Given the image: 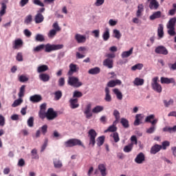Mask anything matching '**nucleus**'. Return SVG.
Wrapping results in <instances>:
<instances>
[{
    "label": "nucleus",
    "instance_id": "nucleus-9",
    "mask_svg": "<svg viewBox=\"0 0 176 176\" xmlns=\"http://www.w3.org/2000/svg\"><path fill=\"white\" fill-rule=\"evenodd\" d=\"M74 39L77 43H85L86 42L87 38L86 35L76 33L74 36Z\"/></svg>",
    "mask_w": 176,
    "mask_h": 176
},
{
    "label": "nucleus",
    "instance_id": "nucleus-6",
    "mask_svg": "<svg viewBox=\"0 0 176 176\" xmlns=\"http://www.w3.org/2000/svg\"><path fill=\"white\" fill-rule=\"evenodd\" d=\"M97 137V132L94 129H90L88 131V138H89V145L94 146L96 145V138Z\"/></svg>",
    "mask_w": 176,
    "mask_h": 176
},
{
    "label": "nucleus",
    "instance_id": "nucleus-33",
    "mask_svg": "<svg viewBox=\"0 0 176 176\" xmlns=\"http://www.w3.org/2000/svg\"><path fill=\"white\" fill-rule=\"evenodd\" d=\"M117 124L118 123L115 124V122H113V124L109 126V128L106 131H104V133H108V131H109L110 133H115V131L118 130V128L116 127Z\"/></svg>",
    "mask_w": 176,
    "mask_h": 176
},
{
    "label": "nucleus",
    "instance_id": "nucleus-53",
    "mask_svg": "<svg viewBox=\"0 0 176 176\" xmlns=\"http://www.w3.org/2000/svg\"><path fill=\"white\" fill-rule=\"evenodd\" d=\"M35 41L36 42H43L45 41V36L41 34H38L35 36Z\"/></svg>",
    "mask_w": 176,
    "mask_h": 176
},
{
    "label": "nucleus",
    "instance_id": "nucleus-8",
    "mask_svg": "<svg viewBox=\"0 0 176 176\" xmlns=\"http://www.w3.org/2000/svg\"><path fill=\"white\" fill-rule=\"evenodd\" d=\"M155 52L157 54H163L164 56H167V54H168V50H167V48L163 45L157 47Z\"/></svg>",
    "mask_w": 176,
    "mask_h": 176
},
{
    "label": "nucleus",
    "instance_id": "nucleus-15",
    "mask_svg": "<svg viewBox=\"0 0 176 176\" xmlns=\"http://www.w3.org/2000/svg\"><path fill=\"white\" fill-rule=\"evenodd\" d=\"M135 162L138 164H142L145 162V155L143 153H140L135 158Z\"/></svg>",
    "mask_w": 176,
    "mask_h": 176
},
{
    "label": "nucleus",
    "instance_id": "nucleus-5",
    "mask_svg": "<svg viewBox=\"0 0 176 176\" xmlns=\"http://www.w3.org/2000/svg\"><path fill=\"white\" fill-rule=\"evenodd\" d=\"M159 77H154L152 79L151 87L154 91L157 93H162V85L159 84Z\"/></svg>",
    "mask_w": 176,
    "mask_h": 176
},
{
    "label": "nucleus",
    "instance_id": "nucleus-62",
    "mask_svg": "<svg viewBox=\"0 0 176 176\" xmlns=\"http://www.w3.org/2000/svg\"><path fill=\"white\" fill-rule=\"evenodd\" d=\"M19 80L22 82V83H24V82H28L29 78L25 75H21L19 76Z\"/></svg>",
    "mask_w": 176,
    "mask_h": 176
},
{
    "label": "nucleus",
    "instance_id": "nucleus-28",
    "mask_svg": "<svg viewBox=\"0 0 176 176\" xmlns=\"http://www.w3.org/2000/svg\"><path fill=\"white\" fill-rule=\"evenodd\" d=\"M157 35L160 39H162L164 36V26L163 24H160L157 28Z\"/></svg>",
    "mask_w": 176,
    "mask_h": 176
},
{
    "label": "nucleus",
    "instance_id": "nucleus-20",
    "mask_svg": "<svg viewBox=\"0 0 176 176\" xmlns=\"http://www.w3.org/2000/svg\"><path fill=\"white\" fill-rule=\"evenodd\" d=\"M43 20H45L43 15L39 12H37L34 17V21L36 24H40V23H43Z\"/></svg>",
    "mask_w": 176,
    "mask_h": 176
},
{
    "label": "nucleus",
    "instance_id": "nucleus-48",
    "mask_svg": "<svg viewBox=\"0 0 176 176\" xmlns=\"http://www.w3.org/2000/svg\"><path fill=\"white\" fill-rule=\"evenodd\" d=\"M142 68H144V65L142 63H138L131 67V70L137 71V69H139V71H140Z\"/></svg>",
    "mask_w": 176,
    "mask_h": 176
},
{
    "label": "nucleus",
    "instance_id": "nucleus-39",
    "mask_svg": "<svg viewBox=\"0 0 176 176\" xmlns=\"http://www.w3.org/2000/svg\"><path fill=\"white\" fill-rule=\"evenodd\" d=\"M110 36H111V34H109V29L106 28L104 32L102 34L103 41H108V39H109Z\"/></svg>",
    "mask_w": 176,
    "mask_h": 176
},
{
    "label": "nucleus",
    "instance_id": "nucleus-12",
    "mask_svg": "<svg viewBox=\"0 0 176 176\" xmlns=\"http://www.w3.org/2000/svg\"><path fill=\"white\" fill-rule=\"evenodd\" d=\"M23 40L21 38L15 39L12 43V47L15 50H19L20 47H23Z\"/></svg>",
    "mask_w": 176,
    "mask_h": 176
},
{
    "label": "nucleus",
    "instance_id": "nucleus-4",
    "mask_svg": "<svg viewBox=\"0 0 176 176\" xmlns=\"http://www.w3.org/2000/svg\"><path fill=\"white\" fill-rule=\"evenodd\" d=\"M63 47H64V45L63 44H46L45 45V52H46V53H50V52H53L54 50H60V49H63Z\"/></svg>",
    "mask_w": 176,
    "mask_h": 176
},
{
    "label": "nucleus",
    "instance_id": "nucleus-18",
    "mask_svg": "<svg viewBox=\"0 0 176 176\" xmlns=\"http://www.w3.org/2000/svg\"><path fill=\"white\" fill-rule=\"evenodd\" d=\"M104 93H105L104 100L107 102H111V101H112V96H111V91L109 90V88L106 87L104 89Z\"/></svg>",
    "mask_w": 176,
    "mask_h": 176
},
{
    "label": "nucleus",
    "instance_id": "nucleus-17",
    "mask_svg": "<svg viewBox=\"0 0 176 176\" xmlns=\"http://www.w3.org/2000/svg\"><path fill=\"white\" fill-rule=\"evenodd\" d=\"M104 67H107L109 69L113 68V59L106 58L103 60Z\"/></svg>",
    "mask_w": 176,
    "mask_h": 176
},
{
    "label": "nucleus",
    "instance_id": "nucleus-36",
    "mask_svg": "<svg viewBox=\"0 0 176 176\" xmlns=\"http://www.w3.org/2000/svg\"><path fill=\"white\" fill-rule=\"evenodd\" d=\"M142 12H144V5L139 4L138 6V10L136 12V16L141 17L142 16Z\"/></svg>",
    "mask_w": 176,
    "mask_h": 176
},
{
    "label": "nucleus",
    "instance_id": "nucleus-38",
    "mask_svg": "<svg viewBox=\"0 0 176 176\" xmlns=\"http://www.w3.org/2000/svg\"><path fill=\"white\" fill-rule=\"evenodd\" d=\"M113 115L116 118V120L114 121V124H116V123H119V120H120V113L119 112V111L115 109L113 111Z\"/></svg>",
    "mask_w": 176,
    "mask_h": 176
},
{
    "label": "nucleus",
    "instance_id": "nucleus-24",
    "mask_svg": "<svg viewBox=\"0 0 176 176\" xmlns=\"http://www.w3.org/2000/svg\"><path fill=\"white\" fill-rule=\"evenodd\" d=\"M117 85H122V80H110L108 83H107V87H115V86H117Z\"/></svg>",
    "mask_w": 176,
    "mask_h": 176
},
{
    "label": "nucleus",
    "instance_id": "nucleus-26",
    "mask_svg": "<svg viewBox=\"0 0 176 176\" xmlns=\"http://www.w3.org/2000/svg\"><path fill=\"white\" fill-rule=\"evenodd\" d=\"M142 119H144L142 114H136L135 120L133 122L134 126H140L142 123L141 120H142Z\"/></svg>",
    "mask_w": 176,
    "mask_h": 176
},
{
    "label": "nucleus",
    "instance_id": "nucleus-43",
    "mask_svg": "<svg viewBox=\"0 0 176 176\" xmlns=\"http://www.w3.org/2000/svg\"><path fill=\"white\" fill-rule=\"evenodd\" d=\"M120 123L124 129H129V127H130V124H129V120L124 118H121Z\"/></svg>",
    "mask_w": 176,
    "mask_h": 176
},
{
    "label": "nucleus",
    "instance_id": "nucleus-63",
    "mask_svg": "<svg viewBox=\"0 0 176 176\" xmlns=\"http://www.w3.org/2000/svg\"><path fill=\"white\" fill-rule=\"evenodd\" d=\"M28 126L29 127H34V117H30L28 120Z\"/></svg>",
    "mask_w": 176,
    "mask_h": 176
},
{
    "label": "nucleus",
    "instance_id": "nucleus-52",
    "mask_svg": "<svg viewBox=\"0 0 176 176\" xmlns=\"http://www.w3.org/2000/svg\"><path fill=\"white\" fill-rule=\"evenodd\" d=\"M45 49V45L41 44L33 49V52L38 53V52H42Z\"/></svg>",
    "mask_w": 176,
    "mask_h": 176
},
{
    "label": "nucleus",
    "instance_id": "nucleus-35",
    "mask_svg": "<svg viewBox=\"0 0 176 176\" xmlns=\"http://www.w3.org/2000/svg\"><path fill=\"white\" fill-rule=\"evenodd\" d=\"M113 92L114 93V94H116L118 100H123V94H122V92L120 91V90H119V89H113Z\"/></svg>",
    "mask_w": 176,
    "mask_h": 176
},
{
    "label": "nucleus",
    "instance_id": "nucleus-37",
    "mask_svg": "<svg viewBox=\"0 0 176 176\" xmlns=\"http://www.w3.org/2000/svg\"><path fill=\"white\" fill-rule=\"evenodd\" d=\"M144 80L143 78H140L137 77L133 80V85L135 86H142V85H144Z\"/></svg>",
    "mask_w": 176,
    "mask_h": 176
},
{
    "label": "nucleus",
    "instance_id": "nucleus-51",
    "mask_svg": "<svg viewBox=\"0 0 176 176\" xmlns=\"http://www.w3.org/2000/svg\"><path fill=\"white\" fill-rule=\"evenodd\" d=\"M155 116L153 114H151L150 116L146 117L145 122L146 123H151L152 124V122L155 120Z\"/></svg>",
    "mask_w": 176,
    "mask_h": 176
},
{
    "label": "nucleus",
    "instance_id": "nucleus-47",
    "mask_svg": "<svg viewBox=\"0 0 176 176\" xmlns=\"http://www.w3.org/2000/svg\"><path fill=\"white\" fill-rule=\"evenodd\" d=\"M23 102V99L21 98H19V99H16L14 101L13 104H12V108H16V107H19V105H21V103Z\"/></svg>",
    "mask_w": 176,
    "mask_h": 176
},
{
    "label": "nucleus",
    "instance_id": "nucleus-25",
    "mask_svg": "<svg viewBox=\"0 0 176 176\" xmlns=\"http://www.w3.org/2000/svg\"><path fill=\"white\" fill-rule=\"evenodd\" d=\"M161 149H162V145L155 144L151 147V153L152 155H156L157 152H160Z\"/></svg>",
    "mask_w": 176,
    "mask_h": 176
},
{
    "label": "nucleus",
    "instance_id": "nucleus-44",
    "mask_svg": "<svg viewBox=\"0 0 176 176\" xmlns=\"http://www.w3.org/2000/svg\"><path fill=\"white\" fill-rule=\"evenodd\" d=\"M31 155L32 159H34L36 160H38V159H39V155H38V150H36V148H33L31 151Z\"/></svg>",
    "mask_w": 176,
    "mask_h": 176
},
{
    "label": "nucleus",
    "instance_id": "nucleus-14",
    "mask_svg": "<svg viewBox=\"0 0 176 176\" xmlns=\"http://www.w3.org/2000/svg\"><path fill=\"white\" fill-rule=\"evenodd\" d=\"M84 113L87 118V119H90L93 116V111H91V104H87L85 109L84 111Z\"/></svg>",
    "mask_w": 176,
    "mask_h": 176
},
{
    "label": "nucleus",
    "instance_id": "nucleus-64",
    "mask_svg": "<svg viewBox=\"0 0 176 176\" xmlns=\"http://www.w3.org/2000/svg\"><path fill=\"white\" fill-rule=\"evenodd\" d=\"M168 67L170 71H175L176 70V61L174 63H169L168 64Z\"/></svg>",
    "mask_w": 176,
    "mask_h": 176
},
{
    "label": "nucleus",
    "instance_id": "nucleus-27",
    "mask_svg": "<svg viewBox=\"0 0 176 176\" xmlns=\"http://www.w3.org/2000/svg\"><path fill=\"white\" fill-rule=\"evenodd\" d=\"M30 101L31 102H40L42 101V96L41 95H34L30 97Z\"/></svg>",
    "mask_w": 176,
    "mask_h": 176
},
{
    "label": "nucleus",
    "instance_id": "nucleus-1",
    "mask_svg": "<svg viewBox=\"0 0 176 176\" xmlns=\"http://www.w3.org/2000/svg\"><path fill=\"white\" fill-rule=\"evenodd\" d=\"M176 18H171L166 24L167 32L170 36H175Z\"/></svg>",
    "mask_w": 176,
    "mask_h": 176
},
{
    "label": "nucleus",
    "instance_id": "nucleus-29",
    "mask_svg": "<svg viewBox=\"0 0 176 176\" xmlns=\"http://www.w3.org/2000/svg\"><path fill=\"white\" fill-rule=\"evenodd\" d=\"M163 131L165 133H170V134H173V133H176V125L171 126H165L163 128Z\"/></svg>",
    "mask_w": 176,
    "mask_h": 176
},
{
    "label": "nucleus",
    "instance_id": "nucleus-58",
    "mask_svg": "<svg viewBox=\"0 0 176 176\" xmlns=\"http://www.w3.org/2000/svg\"><path fill=\"white\" fill-rule=\"evenodd\" d=\"M40 131H41L43 135H45L47 133V125L44 124L41 128H39Z\"/></svg>",
    "mask_w": 176,
    "mask_h": 176
},
{
    "label": "nucleus",
    "instance_id": "nucleus-13",
    "mask_svg": "<svg viewBox=\"0 0 176 176\" xmlns=\"http://www.w3.org/2000/svg\"><path fill=\"white\" fill-rule=\"evenodd\" d=\"M69 70L67 73L69 76H72L75 72H78L79 71V67L78 65H75L74 63H71L69 66Z\"/></svg>",
    "mask_w": 176,
    "mask_h": 176
},
{
    "label": "nucleus",
    "instance_id": "nucleus-50",
    "mask_svg": "<svg viewBox=\"0 0 176 176\" xmlns=\"http://www.w3.org/2000/svg\"><path fill=\"white\" fill-rule=\"evenodd\" d=\"M113 34L114 35V38H116V39L122 38V34L120 33V31L118 30V29H114L113 30Z\"/></svg>",
    "mask_w": 176,
    "mask_h": 176
},
{
    "label": "nucleus",
    "instance_id": "nucleus-59",
    "mask_svg": "<svg viewBox=\"0 0 176 176\" xmlns=\"http://www.w3.org/2000/svg\"><path fill=\"white\" fill-rule=\"evenodd\" d=\"M111 137H113L114 140V142H119L120 138H119V133L118 132H115L113 134L111 135Z\"/></svg>",
    "mask_w": 176,
    "mask_h": 176
},
{
    "label": "nucleus",
    "instance_id": "nucleus-22",
    "mask_svg": "<svg viewBox=\"0 0 176 176\" xmlns=\"http://www.w3.org/2000/svg\"><path fill=\"white\" fill-rule=\"evenodd\" d=\"M69 102H70V108H72V109H76V108H79V103H78L77 98L70 99Z\"/></svg>",
    "mask_w": 176,
    "mask_h": 176
},
{
    "label": "nucleus",
    "instance_id": "nucleus-49",
    "mask_svg": "<svg viewBox=\"0 0 176 176\" xmlns=\"http://www.w3.org/2000/svg\"><path fill=\"white\" fill-rule=\"evenodd\" d=\"M24 23L26 24V25H30V24L32 23V15L29 14L26 16Z\"/></svg>",
    "mask_w": 176,
    "mask_h": 176
},
{
    "label": "nucleus",
    "instance_id": "nucleus-11",
    "mask_svg": "<svg viewBox=\"0 0 176 176\" xmlns=\"http://www.w3.org/2000/svg\"><path fill=\"white\" fill-rule=\"evenodd\" d=\"M149 2L148 8H150L151 10H157L159 9V2L157 0H148Z\"/></svg>",
    "mask_w": 176,
    "mask_h": 176
},
{
    "label": "nucleus",
    "instance_id": "nucleus-23",
    "mask_svg": "<svg viewBox=\"0 0 176 176\" xmlns=\"http://www.w3.org/2000/svg\"><path fill=\"white\" fill-rule=\"evenodd\" d=\"M53 164L54 168H63V162L58 158H54L53 160Z\"/></svg>",
    "mask_w": 176,
    "mask_h": 176
},
{
    "label": "nucleus",
    "instance_id": "nucleus-41",
    "mask_svg": "<svg viewBox=\"0 0 176 176\" xmlns=\"http://www.w3.org/2000/svg\"><path fill=\"white\" fill-rule=\"evenodd\" d=\"M8 8V6L6 3H1V7L0 10V17H2L6 13V9Z\"/></svg>",
    "mask_w": 176,
    "mask_h": 176
},
{
    "label": "nucleus",
    "instance_id": "nucleus-56",
    "mask_svg": "<svg viewBox=\"0 0 176 176\" xmlns=\"http://www.w3.org/2000/svg\"><path fill=\"white\" fill-rule=\"evenodd\" d=\"M47 115V112H46V110H41L38 113V116L41 118V119H45Z\"/></svg>",
    "mask_w": 176,
    "mask_h": 176
},
{
    "label": "nucleus",
    "instance_id": "nucleus-2",
    "mask_svg": "<svg viewBox=\"0 0 176 176\" xmlns=\"http://www.w3.org/2000/svg\"><path fill=\"white\" fill-rule=\"evenodd\" d=\"M67 83L69 86L76 88L80 87V86H82L83 85V83L79 80V78L75 76L69 77Z\"/></svg>",
    "mask_w": 176,
    "mask_h": 176
},
{
    "label": "nucleus",
    "instance_id": "nucleus-19",
    "mask_svg": "<svg viewBox=\"0 0 176 176\" xmlns=\"http://www.w3.org/2000/svg\"><path fill=\"white\" fill-rule=\"evenodd\" d=\"M38 78L42 82H49L50 80V76L46 73L40 74Z\"/></svg>",
    "mask_w": 176,
    "mask_h": 176
},
{
    "label": "nucleus",
    "instance_id": "nucleus-45",
    "mask_svg": "<svg viewBox=\"0 0 176 176\" xmlns=\"http://www.w3.org/2000/svg\"><path fill=\"white\" fill-rule=\"evenodd\" d=\"M105 141V136H100L97 138L96 142L98 146H101L104 144V142Z\"/></svg>",
    "mask_w": 176,
    "mask_h": 176
},
{
    "label": "nucleus",
    "instance_id": "nucleus-16",
    "mask_svg": "<svg viewBox=\"0 0 176 176\" xmlns=\"http://www.w3.org/2000/svg\"><path fill=\"white\" fill-rule=\"evenodd\" d=\"M98 168L102 176H107L108 175V172L107 171V166L105 164H100Z\"/></svg>",
    "mask_w": 176,
    "mask_h": 176
},
{
    "label": "nucleus",
    "instance_id": "nucleus-46",
    "mask_svg": "<svg viewBox=\"0 0 176 176\" xmlns=\"http://www.w3.org/2000/svg\"><path fill=\"white\" fill-rule=\"evenodd\" d=\"M57 32L56 30L52 29L49 31V32L47 33V36L48 38H50V39H53V38H54V36H56V35H57Z\"/></svg>",
    "mask_w": 176,
    "mask_h": 176
},
{
    "label": "nucleus",
    "instance_id": "nucleus-57",
    "mask_svg": "<svg viewBox=\"0 0 176 176\" xmlns=\"http://www.w3.org/2000/svg\"><path fill=\"white\" fill-rule=\"evenodd\" d=\"M54 96H55V100L56 101H58V100H60V98L63 97V92H61V91H56L54 93Z\"/></svg>",
    "mask_w": 176,
    "mask_h": 176
},
{
    "label": "nucleus",
    "instance_id": "nucleus-21",
    "mask_svg": "<svg viewBox=\"0 0 176 176\" xmlns=\"http://www.w3.org/2000/svg\"><path fill=\"white\" fill-rule=\"evenodd\" d=\"M49 70V67L46 65H40L37 67L36 72L38 74H42Z\"/></svg>",
    "mask_w": 176,
    "mask_h": 176
},
{
    "label": "nucleus",
    "instance_id": "nucleus-61",
    "mask_svg": "<svg viewBox=\"0 0 176 176\" xmlns=\"http://www.w3.org/2000/svg\"><path fill=\"white\" fill-rule=\"evenodd\" d=\"M118 24V19H109V25L110 27H115Z\"/></svg>",
    "mask_w": 176,
    "mask_h": 176
},
{
    "label": "nucleus",
    "instance_id": "nucleus-42",
    "mask_svg": "<svg viewBox=\"0 0 176 176\" xmlns=\"http://www.w3.org/2000/svg\"><path fill=\"white\" fill-rule=\"evenodd\" d=\"M133 143H130L129 144L124 147L123 151L124 152H125V153H129V152H131V151H133Z\"/></svg>",
    "mask_w": 176,
    "mask_h": 176
},
{
    "label": "nucleus",
    "instance_id": "nucleus-34",
    "mask_svg": "<svg viewBox=\"0 0 176 176\" xmlns=\"http://www.w3.org/2000/svg\"><path fill=\"white\" fill-rule=\"evenodd\" d=\"M133 48L131 47L129 51L123 52L121 54V57L122 58H127V57H130V56L133 54Z\"/></svg>",
    "mask_w": 176,
    "mask_h": 176
},
{
    "label": "nucleus",
    "instance_id": "nucleus-7",
    "mask_svg": "<svg viewBox=\"0 0 176 176\" xmlns=\"http://www.w3.org/2000/svg\"><path fill=\"white\" fill-rule=\"evenodd\" d=\"M45 118L47 119V120H54V119L57 118V111H55L53 108L48 109Z\"/></svg>",
    "mask_w": 176,
    "mask_h": 176
},
{
    "label": "nucleus",
    "instance_id": "nucleus-10",
    "mask_svg": "<svg viewBox=\"0 0 176 176\" xmlns=\"http://www.w3.org/2000/svg\"><path fill=\"white\" fill-rule=\"evenodd\" d=\"M157 119L153 120L151 122V126L146 129L147 134H153L156 131V124H157Z\"/></svg>",
    "mask_w": 176,
    "mask_h": 176
},
{
    "label": "nucleus",
    "instance_id": "nucleus-54",
    "mask_svg": "<svg viewBox=\"0 0 176 176\" xmlns=\"http://www.w3.org/2000/svg\"><path fill=\"white\" fill-rule=\"evenodd\" d=\"M24 93H25V85H22L20 88L19 93L18 94L19 98L24 97Z\"/></svg>",
    "mask_w": 176,
    "mask_h": 176
},
{
    "label": "nucleus",
    "instance_id": "nucleus-3",
    "mask_svg": "<svg viewBox=\"0 0 176 176\" xmlns=\"http://www.w3.org/2000/svg\"><path fill=\"white\" fill-rule=\"evenodd\" d=\"M64 145L66 148H72V146H76V145L83 146L82 141L79 139H69L64 142Z\"/></svg>",
    "mask_w": 176,
    "mask_h": 176
},
{
    "label": "nucleus",
    "instance_id": "nucleus-31",
    "mask_svg": "<svg viewBox=\"0 0 176 176\" xmlns=\"http://www.w3.org/2000/svg\"><path fill=\"white\" fill-rule=\"evenodd\" d=\"M100 72H101V69L98 67L91 68L88 71V74H89V75H98Z\"/></svg>",
    "mask_w": 176,
    "mask_h": 176
},
{
    "label": "nucleus",
    "instance_id": "nucleus-55",
    "mask_svg": "<svg viewBox=\"0 0 176 176\" xmlns=\"http://www.w3.org/2000/svg\"><path fill=\"white\" fill-rule=\"evenodd\" d=\"M52 30L56 31L57 32H60V31H61V28L60 25H58V22H54L52 25Z\"/></svg>",
    "mask_w": 176,
    "mask_h": 176
},
{
    "label": "nucleus",
    "instance_id": "nucleus-40",
    "mask_svg": "<svg viewBox=\"0 0 176 176\" xmlns=\"http://www.w3.org/2000/svg\"><path fill=\"white\" fill-rule=\"evenodd\" d=\"M104 111V107L103 106H96L93 109H92V113H100V112H102Z\"/></svg>",
    "mask_w": 176,
    "mask_h": 176
},
{
    "label": "nucleus",
    "instance_id": "nucleus-32",
    "mask_svg": "<svg viewBox=\"0 0 176 176\" xmlns=\"http://www.w3.org/2000/svg\"><path fill=\"white\" fill-rule=\"evenodd\" d=\"M160 17H162V12L156 11L153 12L152 15L150 16V20H156V19H160Z\"/></svg>",
    "mask_w": 176,
    "mask_h": 176
},
{
    "label": "nucleus",
    "instance_id": "nucleus-60",
    "mask_svg": "<svg viewBox=\"0 0 176 176\" xmlns=\"http://www.w3.org/2000/svg\"><path fill=\"white\" fill-rule=\"evenodd\" d=\"M104 2H105V0H96L94 5L98 8L100 6H102V5H104Z\"/></svg>",
    "mask_w": 176,
    "mask_h": 176
},
{
    "label": "nucleus",
    "instance_id": "nucleus-30",
    "mask_svg": "<svg viewBox=\"0 0 176 176\" xmlns=\"http://www.w3.org/2000/svg\"><path fill=\"white\" fill-rule=\"evenodd\" d=\"M161 83L166 84V85H170V83L174 82V78H169L167 77H161Z\"/></svg>",
    "mask_w": 176,
    "mask_h": 176
}]
</instances>
